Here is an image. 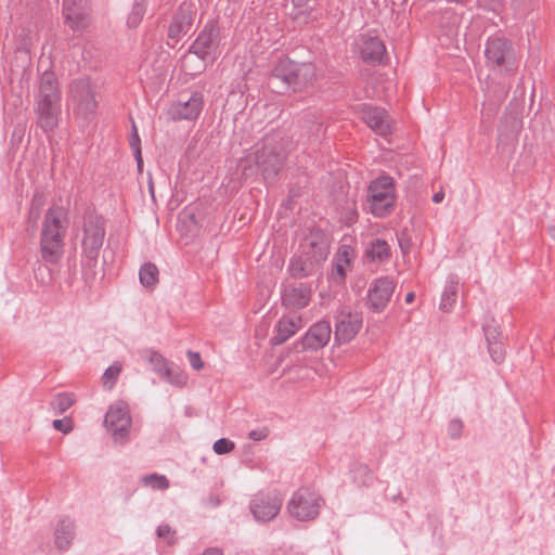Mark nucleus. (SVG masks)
I'll use <instances>...</instances> for the list:
<instances>
[{"instance_id": "obj_1", "label": "nucleus", "mask_w": 555, "mask_h": 555, "mask_svg": "<svg viewBox=\"0 0 555 555\" xmlns=\"http://www.w3.org/2000/svg\"><path fill=\"white\" fill-rule=\"evenodd\" d=\"M286 155L285 142L281 133H269L254 152L241 159L242 175L248 178L261 172L264 181L271 183L282 169Z\"/></svg>"}, {"instance_id": "obj_2", "label": "nucleus", "mask_w": 555, "mask_h": 555, "mask_svg": "<svg viewBox=\"0 0 555 555\" xmlns=\"http://www.w3.org/2000/svg\"><path fill=\"white\" fill-rule=\"evenodd\" d=\"M68 229L67 211L62 206L50 207L43 217L40 232V255L47 263H57L64 255Z\"/></svg>"}, {"instance_id": "obj_3", "label": "nucleus", "mask_w": 555, "mask_h": 555, "mask_svg": "<svg viewBox=\"0 0 555 555\" xmlns=\"http://www.w3.org/2000/svg\"><path fill=\"white\" fill-rule=\"evenodd\" d=\"M317 79V68L310 62H295L288 57L280 59L274 66L270 82L275 80L284 83L287 90L302 92L313 86Z\"/></svg>"}, {"instance_id": "obj_4", "label": "nucleus", "mask_w": 555, "mask_h": 555, "mask_svg": "<svg viewBox=\"0 0 555 555\" xmlns=\"http://www.w3.org/2000/svg\"><path fill=\"white\" fill-rule=\"evenodd\" d=\"M105 220L102 216L88 212L82 223V267L90 270V276H94L93 269L98 263L100 250L105 237Z\"/></svg>"}, {"instance_id": "obj_5", "label": "nucleus", "mask_w": 555, "mask_h": 555, "mask_svg": "<svg viewBox=\"0 0 555 555\" xmlns=\"http://www.w3.org/2000/svg\"><path fill=\"white\" fill-rule=\"evenodd\" d=\"M485 57L487 66L499 74H514L519 63L512 41L501 36H492L487 40Z\"/></svg>"}, {"instance_id": "obj_6", "label": "nucleus", "mask_w": 555, "mask_h": 555, "mask_svg": "<svg viewBox=\"0 0 555 555\" xmlns=\"http://www.w3.org/2000/svg\"><path fill=\"white\" fill-rule=\"evenodd\" d=\"M324 504L323 498L310 488H299L287 502L288 514L298 521L315 519Z\"/></svg>"}, {"instance_id": "obj_7", "label": "nucleus", "mask_w": 555, "mask_h": 555, "mask_svg": "<svg viewBox=\"0 0 555 555\" xmlns=\"http://www.w3.org/2000/svg\"><path fill=\"white\" fill-rule=\"evenodd\" d=\"M396 196L393 180L383 176L373 180L369 186L371 212L378 218L389 216L393 210Z\"/></svg>"}, {"instance_id": "obj_8", "label": "nucleus", "mask_w": 555, "mask_h": 555, "mask_svg": "<svg viewBox=\"0 0 555 555\" xmlns=\"http://www.w3.org/2000/svg\"><path fill=\"white\" fill-rule=\"evenodd\" d=\"M68 102L74 113L85 119L94 114L96 101L88 78H79L70 83Z\"/></svg>"}, {"instance_id": "obj_9", "label": "nucleus", "mask_w": 555, "mask_h": 555, "mask_svg": "<svg viewBox=\"0 0 555 555\" xmlns=\"http://www.w3.org/2000/svg\"><path fill=\"white\" fill-rule=\"evenodd\" d=\"M219 35L220 30L218 24L215 21L207 22L197 38L190 46L188 52L183 56V60L185 61L190 54H194L205 62L207 57L216 52Z\"/></svg>"}, {"instance_id": "obj_10", "label": "nucleus", "mask_w": 555, "mask_h": 555, "mask_svg": "<svg viewBox=\"0 0 555 555\" xmlns=\"http://www.w3.org/2000/svg\"><path fill=\"white\" fill-rule=\"evenodd\" d=\"M104 424L116 441H125L131 426L128 408L122 403L112 405L106 412Z\"/></svg>"}, {"instance_id": "obj_11", "label": "nucleus", "mask_w": 555, "mask_h": 555, "mask_svg": "<svg viewBox=\"0 0 555 555\" xmlns=\"http://www.w3.org/2000/svg\"><path fill=\"white\" fill-rule=\"evenodd\" d=\"M282 507V499L278 493H258L249 504L250 512L257 521L267 522L274 519Z\"/></svg>"}, {"instance_id": "obj_12", "label": "nucleus", "mask_w": 555, "mask_h": 555, "mask_svg": "<svg viewBox=\"0 0 555 555\" xmlns=\"http://www.w3.org/2000/svg\"><path fill=\"white\" fill-rule=\"evenodd\" d=\"M61 100L56 76L52 72H44L39 79L35 105L61 106Z\"/></svg>"}, {"instance_id": "obj_13", "label": "nucleus", "mask_w": 555, "mask_h": 555, "mask_svg": "<svg viewBox=\"0 0 555 555\" xmlns=\"http://www.w3.org/2000/svg\"><path fill=\"white\" fill-rule=\"evenodd\" d=\"M395 283L389 278L375 280L367 294V307L374 312H382L388 305L393 292Z\"/></svg>"}, {"instance_id": "obj_14", "label": "nucleus", "mask_w": 555, "mask_h": 555, "mask_svg": "<svg viewBox=\"0 0 555 555\" xmlns=\"http://www.w3.org/2000/svg\"><path fill=\"white\" fill-rule=\"evenodd\" d=\"M204 99L199 92H194L188 100L180 99L173 103L168 114L173 120L196 119L203 109Z\"/></svg>"}, {"instance_id": "obj_15", "label": "nucleus", "mask_w": 555, "mask_h": 555, "mask_svg": "<svg viewBox=\"0 0 555 555\" xmlns=\"http://www.w3.org/2000/svg\"><path fill=\"white\" fill-rule=\"evenodd\" d=\"M362 327V315L360 313L340 312L336 317L335 339L339 344L352 340Z\"/></svg>"}, {"instance_id": "obj_16", "label": "nucleus", "mask_w": 555, "mask_h": 555, "mask_svg": "<svg viewBox=\"0 0 555 555\" xmlns=\"http://www.w3.org/2000/svg\"><path fill=\"white\" fill-rule=\"evenodd\" d=\"M301 251L310 256L314 262L320 264L327 258L330 246L327 238L321 231L311 232L300 244Z\"/></svg>"}, {"instance_id": "obj_17", "label": "nucleus", "mask_w": 555, "mask_h": 555, "mask_svg": "<svg viewBox=\"0 0 555 555\" xmlns=\"http://www.w3.org/2000/svg\"><path fill=\"white\" fill-rule=\"evenodd\" d=\"M332 334L331 325L327 321H320L313 324L301 339L304 350L317 351L322 349L330 341Z\"/></svg>"}, {"instance_id": "obj_18", "label": "nucleus", "mask_w": 555, "mask_h": 555, "mask_svg": "<svg viewBox=\"0 0 555 555\" xmlns=\"http://www.w3.org/2000/svg\"><path fill=\"white\" fill-rule=\"evenodd\" d=\"M65 22L72 29H80L88 24V8L83 0H63Z\"/></svg>"}, {"instance_id": "obj_19", "label": "nucleus", "mask_w": 555, "mask_h": 555, "mask_svg": "<svg viewBox=\"0 0 555 555\" xmlns=\"http://www.w3.org/2000/svg\"><path fill=\"white\" fill-rule=\"evenodd\" d=\"M360 55L365 63L382 64L386 57V47L378 37L364 35L360 46Z\"/></svg>"}, {"instance_id": "obj_20", "label": "nucleus", "mask_w": 555, "mask_h": 555, "mask_svg": "<svg viewBox=\"0 0 555 555\" xmlns=\"http://www.w3.org/2000/svg\"><path fill=\"white\" fill-rule=\"evenodd\" d=\"M362 113L363 120L376 134L386 137L391 132L389 116L384 108L365 106Z\"/></svg>"}, {"instance_id": "obj_21", "label": "nucleus", "mask_w": 555, "mask_h": 555, "mask_svg": "<svg viewBox=\"0 0 555 555\" xmlns=\"http://www.w3.org/2000/svg\"><path fill=\"white\" fill-rule=\"evenodd\" d=\"M37 126L46 133L52 132L57 128L62 108L61 106L35 105Z\"/></svg>"}, {"instance_id": "obj_22", "label": "nucleus", "mask_w": 555, "mask_h": 555, "mask_svg": "<svg viewBox=\"0 0 555 555\" xmlns=\"http://www.w3.org/2000/svg\"><path fill=\"white\" fill-rule=\"evenodd\" d=\"M301 327L299 315H285L276 324V334L271 338L273 345H282L294 336Z\"/></svg>"}, {"instance_id": "obj_23", "label": "nucleus", "mask_w": 555, "mask_h": 555, "mask_svg": "<svg viewBox=\"0 0 555 555\" xmlns=\"http://www.w3.org/2000/svg\"><path fill=\"white\" fill-rule=\"evenodd\" d=\"M193 15L189 8L181 7L173 15L168 27V37L178 41L192 26Z\"/></svg>"}, {"instance_id": "obj_24", "label": "nucleus", "mask_w": 555, "mask_h": 555, "mask_svg": "<svg viewBox=\"0 0 555 555\" xmlns=\"http://www.w3.org/2000/svg\"><path fill=\"white\" fill-rule=\"evenodd\" d=\"M75 522L69 517L61 518L54 531V544L60 551H66L75 538Z\"/></svg>"}, {"instance_id": "obj_25", "label": "nucleus", "mask_w": 555, "mask_h": 555, "mask_svg": "<svg viewBox=\"0 0 555 555\" xmlns=\"http://www.w3.org/2000/svg\"><path fill=\"white\" fill-rule=\"evenodd\" d=\"M319 266V262H314L310 256L301 251L297 258L292 259L288 270L292 276L302 279L313 274Z\"/></svg>"}, {"instance_id": "obj_26", "label": "nucleus", "mask_w": 555, "mask_h": 555, "mask_svg": "<svg viewBox=\"0 0 555 555\" xmlns=\"http://www.w3.org/2000/svg\"><path fill=\"white\" fill-rule=\"evenodd\" d=\"M310 289L304 285L287 288L283 296V304L294 309L305 308L310 300Z\"/></svg>"}, {"instance_id": "obj_27", "label": "nucleus", "mask_w": 555, "mask_h": 555, "mask_svg": "<svg viewBox=\"0 0 555 555\" xmlns=\"http://www.w3.org/2000/svg\"><path fill=\"white\" fill-rule=\"evenodd\" d=\"M143 358L152 365L156 374L168 382H172L170 378L171 370L168 366V362L159 352L147 349L143 352Z\"/></svg>"}, {"instance_id": "obj_28", "label": "nucleus", "mask_w": 555, "mask_h": 555, "mask_svg": "<svg viewBox=\"0 0 555 555\" xmlns=\"http://www.w3.org/2000/svg\"><path fill=\"white\" fill-rule=\"evenodd\" d=\"M365 255L372 261H387L391 256L390 246L385 240L374 238L370 242Z\"/></svg>"}, {"instance_id": "obj_29", "label": "nucleus", "mask_w": 555, "mask_h": 555, "mask_svg": "<svg viewBox=\"0 0 555 555\" xmlns=\"http://www.w3.org/2000/svg\"><path fill=\"white\" fill-rule=\"evenodd\" d=\"M459 281L455 276H450L444 286L440 300V309L442 311H450L457 298Z\"/></svg>"}, {"instance_id": "obj_30", "label": "nucleus", "mask_w": 555, "mask_h": 555, "mask_svg": "<svg viewBox=\"0 0 555 555\" xmlns=\"http://www.w3.org/2000/svg\"><path fill=\"white\" fill-rule=\"evenodd\" d=\"M158 269L152 262H145L139 271L140 283L145 287H154L158 283Z\"/></svg>"}, {"instance_id": "obj_31", "label": "nucleus", "mask_w": 555, "mask_h": 555, "mask_svg": "<svg viewBox=\"0 0 555 555\" xmlns=\"http://www.w3.org/2000/svg\"><path fill=\"white\" fill-rule=\"evenodd\" d=\"M38 41V35L29 28H22L16 37V49L25 53H30V50Z\"/></svg>"}, {"instance_id": "obj_32", "label": "nucleus", "mask_w": 555, "mask_h": 555, "mask_svg": "<svg viewBox=\"0 0 555 555\" xmlns=\"http://www.w3.org/2000/svg\"><path fill=\"white\" fill-rule=\"evenodd\" d=\"M146 12L145 0H134L131 7V11L127 18V25L130 28H137L143 20Z\"/></svg>"}, {"instance_id": "obj_33", "label": "nucleus", "mask_w": 555, "mask_h": 555, "mask_svg": "<svg viewBox=\"0 0 555 555\" xmlns=\"http://www.w3.org/2000/svg\"><path fill=\"white\" fill-rule=\"evenodd\" d=\"M75 402L72 393L61 392L57 393L51 401V409L55 414H63L67 411Z\"/></svg>"}, {"instance_id": "obj_34", "label": "nucleus", "mask_w": 555, "mask_h": 555, "mask_svg": "<svg viewBox=\"0 0 555 555\" xmlns=\"http://www.w3.org/2000/svg\"><path fill=\"white\" fill-rule=\"evenodd\" d=\"M350 263V250L347 247L339 249L336 256V262L334 264L333 273L336 274L340 280L346 276V268Z\"/></svg>"}, {"instance_id": "obj_35", "label": "nucleus", "mask_w": 555, "mask_h": 555, "mask_svg": "<svg viewBox=\"0 0 555 555\" xmlns=\"http://www.w3.org/2000/svg\"><path fill=\"white\" fill-rule=\"evenodd\" d=\"M121 370H122L121 363L114 362L111 366H108L104 371L103 376H102V383H103L104 388L111 390L115 386V384L118 379V376L121 373Z\"/></svg>"}, {"instance_id": "obj_36", "label": "nucleus", "mask_w": 555, "mask_h": 555, "mask_svg": "<svg viewBox=\"0 0 555 555\" xmlns=\"http://www.w3.org/2000/svg\"><path fill=\"white\" fill-rule=\"evenodd\" d=\"M129 144H130V147L132 149L133 156L137 160L138 168H139V170H141L142 165H143L142 151H141V139L138 133V128H137L135 124H132V131H131V135L129 138Z\"/></svg>"}, {"instance_id": "obj_37", "label": "nucleus", "mask_w": 555, "mask_h": 555, "mask_svg": "<svg viewBox=\"0 0 555 555\" xmlns=\"http://www.w3.org/2000/svg\"><path fill=\"white\" fill-rule=\"evenodd\" d=\"M145 486L152 489L166 490L169 488V480L164 475L151 474L142 478Z\"/></svg>"}, {"instance_id": "obj_38", "label": "nucleus", "mask_w": 555, "mask_h": 555, "mask_svg": "<svg viewBox=\"0 0 555 555\" xmlns=\"http://www.w3.org/2000/svg\"><path fill=\"white\" fill-rule=\"evenodd\" d=\"M489 354L496 363H501L505 358V350L501 340L488 345Z\"/></svg>"}, {"instance_id": "obj_39", "label": "nucleus", "mask_w": 555, "mask_h": 555, "mask_svg": "<svg viewBox=\"0 0 555 555\" xmlns=\"http://www.w3.org/2000/svg\"><path fill=\"white\" fill-rule=\"evenodd\" d=\"M235 443L227 438H220L215 441L212 450L216 454H227L233 451Z\"/></svg>"}, {"instance_id": "obj_40", "label": "nucleus", "mask_w": 555, "mask_h": 555, "mask_svg": "<svg viewBox=\"0 0 555 555\" xmlns=\"http://www.w3.org/2000/svg\"><path fill=\"white\" fill-rule=\"evenodd\" d=\"M156 533L158 538L166 540L168 544L176 542V531L167 524L158 526Z\"/></svg>"}, {"instance_id": "obj_41", "label": "nucleus", "mask_w": 555, "mask_h": 555, "mask_svg": "<svg viewBox=\"0 0 555 555\" xmlns=\"http://www.w3.org/2000/svg\"><path fill=\"white\" fill-rule=\"evenodd\" d=\"M463 431V423L459 418L451 420L448 425V434L451 438H460Z\"/></svg>"}, {"instance_id": "obj_42", "label": "nucleus", "mask_w": 555, "mask_h": 555, "mask_svg": "<svg viewBox=\"0 0 555 555\" xmlns=\"http://www.w3.org/2000/svg\"><path fill=\"white\" fill-rule=\"evenodd\" d=\"M52 425L56 430H59L63 434H68L73 429V424H72L70 420H67V418L54 420Z\"/></svg>"}, {"instance_id": "obj_43", "label": "nucleus", "mask_w": 555, "mask_h": 555, "mask_svg": "<svg viewBox=\"0 0 555 555\" xmlns=\"http://www.w3.org/2000/svg\"><path fill=\"white\" fill-rule=\"evenodd\" d=\"M483 332H485V336H486V340H487L488 345L492 344L493 341L500 340V333L496 331L495 327L489 326V325L485 326Z\"/></svg>"}, {"instance_id": "obj_44", "label": "nucleus", "mask_w": 555, "mask_h": 555, "mask_svg": "<svg viewBox=\"0 0 555 555\" xmlns=\"http://www.w3.org/2000/svg\"><path fill=\"white\" fill-rule=\"evenodd\" d=\"M188 358L191 366L194 370L199 371L201 369H203L204 364L198 352L188 351Z\"/></svg>"}, {"instance_id": "obj_45", "label": "nucleus", "mask_w": 555, "mask_h": 555, "mask_svg": "<svg viewBox=\"0 0 555 555\" xmlns=\"http://www.w3.org/2000/svg\"><path fill=\"white\" fill-rule=\"evenodd\" d=\"M269 436V429L267 427H262L259 429H254L249 431L248 437L254 441H261Z\"/></svg>"}, {"instance_id": "obj_46", "label": "nucleus", "mask_w": 555, "mask_h": 555, "mask_svg": "<svg viewBox=\"0 0 555 555\" xmlns=\"http://www.w3.org/2000/svg\"><path fill=\"white\" fill-rule=\"evenodd\" d=\"M202 555H223V552L218 547H209Z\"/></svg>"}, {"instance_id": "obj_47", "label": "nucleus", "mask_w": 555, "mask_h": 555, "mask_svg": "<svg viewBox=\"0 0 555 555\" xmlns=\"http://www.w3.org/2000/svg\"><path fill=\"white\" fill-rule=\"evenodd\" d=\"M310 2H314V0H293V3L296 7H307L311 8Z\"/></svg>"}, {"instance_id": "obj_48", "label": "nucleus", "mask_w": 555, "mask_h": 555, "mask_svg": "<svg viewBox=\"0 0 555 555\" xmlns=\"http://www.w3.org/2000/svg\"><path fill=\"white\" fill-rule=\"evenodd\" d=\"M443 198H444V193H443V191H439V192H437V193H435V194L433 195V202H434V203H437V204H438V203H441V202L443 201Z\"/></svg>"}, {"instance_id": "obj_49", "label": "nucleus", "mask_w": 555, "mask_h": 555, "mask_svg": "<svg viewBox=\"0 0 555 555\" xmlns=\"http://www.w3.org/2000/svg\"><path fill=\"white\" fill-rule=\"evenodd\" d=\"M414 298H415V294L413 292H410L406 294L404 300L406 304H411V302H413Z\"/></svg>"}, {"instance_id": "obj_50", "label": "nucleus", "mask_w": 555, "mask_h": 555, "mask_svg": "<svg viewBox=\"0 0 555 555\" xmlns=\"http://www.w3.org/2000/svg\"><path fill=\"white\" fill-rule=\"evenodd\" d=\"M548 232H550L551 236L555 238V227H554V228H551V229L548 230Z\"/></svg>"}, {"instance_id": "obj_51", "label": "nucleus", "mask_w": 555, "mask_h": 555, "mask_svg": "<svg viewBox=\"0 0 555 555\" xmlns=\"http://www.w3.org/2000/svg\"><path fill=\"white\" fill-rule=\"evenodd\" d=\"M214 505H218L219 501L212 500Z\"/></svg>"}, {"instance_id": "obj_52", "label": "nucleus", "mask_w": 555, "mask_h": 555, "mask_svg": "<svg viewBox=\"0 0 555 555\" xmlns=\"http://www.w3.org/2000/svg\"><path fill=\"white\" fill-rule=\"evenodd\" d=\"M214 505H218L219 501L212 500Z\"/></svg>"}]
</instances>
